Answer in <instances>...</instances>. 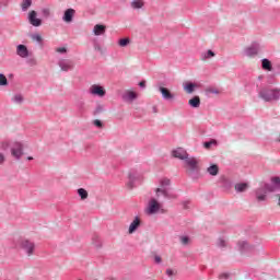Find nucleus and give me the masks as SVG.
<instances>
[{"label":"nucleus","instance_id":"47","mask_svg":"<svg viewBox=\"0 0 280 280\" xmlns=\"http://www.w3.org/2000/svg\"><path fill=\"white\" fill-rule=\"evenodd\" d=\"M166 275H167V277H174V270L167 269Z\"/></svg>","mask_w":280,"mask_h":280},{"label":"nucleus","instance_id":"13","mask_svg":"<svg viewBox=\"0 0 280 280\" xmlns=\"http://www.w3.org/2000/svg\"><path fill=\"white\" fill-rule=\"evenodd\" d=\"M160 93L162 94L163 98L167 102H172L176 96L167 89V88H160Z\"/></svg>","mask_w":280,"mask_h":280},{"label":"nucleus","instance_id":"29","mask_svg":"<svg viewBox=\"0 0 280 280\" xmlns=\"http://www.w3.org/2000/svg\"><path fill=\"white\" fill-rule=\"evenodd\" d=\"M215 56V52L212 50H208L207 52L201 55V60H207L209 58H213Z\"/></svg>","mask_w":280,"mask_h":280},{"label":"nucleus","instance_id":"2","mask_svg":"<svg viewBox=\"0 0 280 280\" xmlns=\"http://www.w3.org/2000/svg\"><path fill=\"white\" fill-rule=\"evenodd\" d=\"M259 97L265 102H277L280 98V90L279 89H262L259 92Z\"/></svg>","mask_w":280,"mask_h":280},{"label":"nucleus","instance_id":"5","mask_svg":"<svg viewBox=\"0 0 280 280\" xmlns=\"http://www.w3.org/2000/svg\"><path fill=\"white\" fill-rule=\"evenodd\" d=\"M162 209H163V203L159 202L156 198H151L145 209V213L148 215H155V213H159V211H163Z\"/></svg>","mask_w":280,"mask_h":280},{"label":"nucleus","instance_id":"14","mask_svg":"<svg viewBox=\"0 0 280 280\" xmlns=\"http://www.w3.org/2000/svg\"><path fill=\"white\" fill-rule=\"evenodd\" d=\"M139 226H141V218L136 217L129 225V230H128L129 235H132V233H135V231H137Z\"/></svg>","mask_w":280,"mask_h":280},{"label":"nucleus","instance_id":"51","mask_svg":"<svg viewBox=\"0 0 280 280\" xmlns=\"http://www.w3.org/2000/svg\"><path fill=\"white\" fill-rule=\"evenodd\" d=\"M27 161H34V158L33 156H28Z\"/></svg>","mask_w":280,"mask_h":280},{"label":"nucleus","instance_id":"7","mask_svg":"<svg viewBox=\"0 0 280 280\" xmlns=\"http://www.w3.org/2000/svg\"><path fill=\"white\" fill-rule=\"evenodd\" d=\"M11 156L13 159H16V161L21 160V156H23V143L21 142H14L11 148Z\"/></svg>","mask_w":280,"mask_h":280},{"label":"nucleus","instance_id":"11","mask_svg":"<svg viewBox=\"0 0 280 280\" xmlns=\"http://www.w3.org/2000/svg\"><path fill=\"white\" fill-rule=\"evenodd\" d=\"M172 156H174V159H179V161H185L189 156V154L185 149L177 148L172 151Z\"/></svg>","mask_w":280,"mask_h":280},{"label":"nucleus","instance_id":"24","mask_svg":"<svg viewBox=\"0 0 280 280\" xmlns=\"http://www.w3.org/2000/svg\"><path fill=\"white\" fill-rule=\"evenodd\" d=\"M261 65H262V69L265 71H272V62H270V60L268 59H262L261 60Z\"/></svg>","mask_w":280,"mask_h":280},{"label":"nucleus","instance_id":"20","mask_svg":"<svg viewBox=\"0 0 280 280\" xmlns=\"http://www.w3.org/2000/svg\"><path fill=\"white\" fill-rule=\"evenodd\" d=\"M188 104L191 108H200V96H194L188 101Z\"/></svg>","mask_w":280,"mask_h":280},{"label":"nucleus","instance_id":"22","mask_svg":"<svg viewBox=\"0 0 280 280\" xmlns=\"http://www.w3.org/2000/svg\"><path fill=\"white\" fill-rule=\"evenodd\" d=\"M234 189L238 194H242L246 191V189H248V185L246 183H238V184H235Z\"/></svg>","mask_w":280,"mask_h":280},{"label":"nucleus","instance_id":"15","mask_svg":"<svg viewBox=\"0 0 280 280\" xmlns=\"http://www.w3.org/2000/svg\"><path fill=\"white\" fill-rule=\"evenodd\" d=\"M16 54L20 58H27V56H30V50H27V46L20 44L16 47Z\"/></svg>","mask_w":280,"mask_h":280},{"label":"nucleus","instance_id":"16","mask_svg":"<svg viewBox=\"0 0 280 280\" xmlns=\"http://www.w3.org/2000/svg\"><path fill=\"white\" fill-rule=\"evenodd\" d=\"M73 16H75V10L73 9H67L63 14V21L65 23H71L73 21Z\"/></svg>","mask_w":280,"mask_h":280},{"label":"nucleus","instance_id":"32","mask_svg":"<svg viewBox=\"0 0 280 280\" xmlns=\"http://www.w3.org/2000/svg\"><path fill=\"white\" fill-rule=\"evenodd\" d=\"M206 93H212L213 95H220V90L218 88H208Z\"/></svg>","mask_w":280,"mask_h":280},{"label":"nucleus","instance_id":"19","mask_svg":"<svg viewBox=\"0 0 280 280\" xmlns=\"http://www.w3.org/2000/svg\"><path fill=\"white\" fill-rule=\"evenodd\" d=\"M197 86H198V84H196V83L186 82L184 84V91H186V93H188V95H191V93H194V91L196 90Z\"/></svg>","mask_w":280,"mask_h":280},{"label":"nucleus","instance_id":"48","mask_svg":"<svg viewBox=\"0 0 280 280\" xmlns=\"http://www.w3.org/2000/svg\"><path fill=\"white\" fill-rule=\"evenodd\" d=\"M155 264H161L162 259L161 256H154Z\"/></svg>","mask_w":280,"mask_h":280},{"label":"nucleus","instance_id":"26","mask_svg":"<svg viewBox=\"0 0 280 280\" xmlns=\"http://www.w3.org/2000/svg\"><path fill=\"white\" fill-rule=\"evenodd\" d=\"M78 194H79L81 200H86V198H89V192L84 188H79Z\"/></svg>","mask_w":280,"mask_h":280},{"label":"nucleus","instance_id":"42","mask_svg":"<svg viewBox=\"0 0 280 280\" xmlns=\"http://www.w3.org/2000/svg\"><path fill=\"white\" fill-rule=\"evenodd\" d=\"M57 54H67V48L66 47H59L56 48Z\"/></svg>","mask_w":280,"mask_h":280},{"label":"nucleus","instance_id":"46","mask_svg":"<svg viewBox=\"0 0 280 280\" xmlns=\"http://www.w3.org/2000/svg\"><path fill=\"white\" fill-rule=\"evenodd\" d=\"M95 51H102V46L100 44H94Z\"/></svg>","mask_w":280,"mask_h":280},{"label":"nucleus","instance_id":"53","mask_svg":"<svg viewBox=\"0 0 280 280\" xmlns=\"http://www.w3.org/2000/svg\"><path fill=\"white\" fill-rule=\"evenodd\" d=\"M135 1H141V0H135Z\"/></svg>","mask_w":280,"mask_h":280},{"label":"nucleus","instance_id":"28","mask_svg":"<svg viewBox=\"0 0 280 280\" xmlns=\"http://www.w3.org/2000/svg\"><path fill=\"white\" fill-rule=\"evenodd\" d=\"M118 45L119 47H128V45H130V38L126 37V38L119 39Z\"/></svg>","mask_w":280,"mask_h":280},{"label":"nucleus","instance_id":"9","mask_svg":"<svg viewBox=\"0 0 280 280\" xmlns=\"http://www.w3.org/2000/svg\"><path fill=\"white\" fill-rule=\"evenodd\" d=\"M91 95H96V97H104L106 95V90L104 86L98 84H93L90 88Z\"/></svg>","mask_w":280,"mask_h":280},{"label":"nucleus","instance_id":"49","mask_svg":"<svg viewBox=\"0 0 280 280\" xmlns=\"http://www.w3.org/2000/svg\"><path fill=\"white\" fill-rule=\"evenodd\" d=\"M139 86H141V89H145V81H141V82L139 83Z\"/></svg>","mask_w":280,"mask_h":280},{"label":"nucleus","instance_id":"31","mask_svg":"<svg viewBox=\"0 0 280 280\" xmlns=\"http://www.w3.org/2000/svg\"><path fill=\"white\" fill-rule=\"evenodd\" d=\"M211 145H218V141L210 140V141L203 143V148H206V150H210Z\"/></svg>","mask_w":280,"mask_h":280},{"label":"nucleus","instance_id":"44","mask_svg":"<svg viewBox=\"0 0 280 280\" xmlns=\"http://www.w3.org/2000/svg\"><path fill=\"white\" fill-rule=\"evenodd\" d=\"M189 205H191L190 201H184V202H183V208H184V209H189Z\"/></svg>","mask_w":280,"mask_h":280},{"label":"nucleus","instance_id":"21","mask_svg":"<svg viewBox=\"0 0 280 280\" xmlns=\"http://www.w3.org/2000/svg\"><path fill=\"white\" fill-rule=\"evenodd\" d=\"M207 172L210 174V176H218L220 173V167H218V164H212L207 168Z\"/></svg>","mask_w":280,"mask_h":280},{"label":"nucleus","instance_id":"50","mask_svg":"<svg viewBox=\"0 0 280 280\" xmlns=\"http://www.w3.org/2000/svg\"><path fill=\"white\" fill-rule=\"evenodd\" d=\"M277 198H278V205L280 207V195H277Z\"/></svg>","mask_w":280,"mask_h":280},{"label":"nucleus","instance_id":"39","mask_svg":"<svg viewBox=\"0 0 280 280\" xmlns=\"http://www.w3.org/2000/svg\"><path fill=\"white\" fill-rule=\"evenodd\" d=\"M32 40H36L37 43H43V37L39 34L32 35Z\"/></svg>","mask_w":280,"mask_h":280},{"label":"nucleus","instance_id":"8","mask_svg":"<svg viewBox=\"0 0 280 280\" xmlns=\"http://www.w3.org/2000/svg\"><path fill=\"white\" fill-rule=\"evenodd\" d=\"M259 49H261L259 44L253 43L249 47L245 48L244 54L245 56L253 58L254 56H257V54H259Z\"/></svg>","mask_w":280,"mask_h":280},{"label":"nucleus","instance_id":"6","mask_svg":"<svg viewBox=\"0 0 280 280\" xmlns=\"http://www.w3.org/2000/svg\"><path fill=\"white\" fill-rule=\"evenodd\" d=\"M20 246L27 257H32V255H34V250H36V245L32 241L24 240L21 242Z\"/></svg>","mask_w":280,"mask_h":280},{"label":"nucleus","instance_id":"3","mask_svg":"<svg viewBox=\"0 0 280 280\" xmlns=\"http://www.w3.org/2000/svg\"><path fill=\"white\" fill-rule=\"evenodd\" d=\"M185 167L187 174H189V176H194V174H198L200 172V160L188 156L185 160Z\"/></svg>","mask_w":280,"mask_h":280},{"label":"nucleus","instance_id":"4","mask_svg":"<svg viewBox=\"0 0 280 280\" xmlns=\"http://www.w3.org/2000/svg\"><path fill=\"white\" fill-rule=\"evenodd\" d=\"M171 184L172 182L170 180V178H166V177L162 178L160 180L161 187L155 189L156 198H160L161 194L162 196H164V198H172V195L167 190Z\"/></svg>","mask_w":280,"mask_h":280},{"label":"nucleus","instance_id":"45","mask_svg":"<svg viewBox=\"0 0 280 280\" xmlns=\"http://www.w3.org/2000/svg\"><path fill=\"white\" fill-rule=\"evenodd\" d=\"M219 279H221V280L229 279V273H221L219 276Z\"/></svg>","mask_w":280,"mask_h":280},{"label":"nucleus","instance_id":"23","mask_svg":"<svg viewBox=\"0 0 280 280\" xmlns=\"http://www.w3.org/2000/svg\"><path fill=\"white\" fill-rule=\"evenodd\" d=\"M145 5L143 1H131L130 2V8L132 10H142V8Z\"/></svg>","mask_w":280,"mask_h":280},{"label":"nucleus","instance_id":"36","mask_svg":"<svg viewBox=\"0 0 280 280\" xmlns=\"http://www.w3.org/2000/svg\"><path fill=\"white\" fill-rule=\"evenodd\" d=\"M13 102H15V104H23V95L16 94V95L13 97Z\"/></svg>","mask_w":280,"mask_h":280},{"label":"nucleus","instance_id":"38","mask_svg":"<svg viewBox=\"0 0 280 280\" xmlns=\"http://www.w3.org/2000/svg\"><path fill=\"white\" fill-rule=\"evenodd\" d=\"M101 113H104V105H97L94 115H100Z\"/></svg>","mask_w":280,"mask_h":280},{"label":"nucleus","instance_id":"18","mask_svg":"<svg viewBox=\"0 0 280 280\" xmlns=\"http://www.w3.org/2000/svg\"><path fill=\"white\" fill-rule=\"evenodd\" d=\"M122 100L124 102H135V100H137V93L133 91H127L124 93Z\"/></svg>","mask_w":280,"mask_h":280},{"label":"nucleus","instance_id":"40","mask_svg":"<svg viewBox=\"0 0 280 280\" xmlns=\"http://www.w3.org/2000/svg\"><path fill=\"white\" fill-rule=\"evenodd\" d=\"M180 243H182L184 246H187V244H189V236H182V237H180Z\"/></svg>","mask_w":280,"mask_h":280},{"label":"nucleus","instance_id":"37","mask_svg":"<svg viewBox=\"0 0 280 280\" xmlns=\"http://www.w3.org/2000/svg\"><path fill=\"white\" fill-rule=\"evenodd\" d=\"M218 246H219V248H226V240L219 238Z\"/></svg>","mask_w":280,"mask_h":280},{"label":"nucleus","instance_id":"33","mask_svg":"<svg viewBox=\"0 0 280 280\" xmlns=\"http://www.w3.org/2000/svg\"><path fill=\"white\" fill-rule=\"evenodd\" d=\"M30 8H32V1H24L22 3V10L23 12H26V10H30Z\"/></svg>","mask_w":280,"mask_h":280},{"label":"nucleus","instance_id":"30","mask_svg":"<svg viewBox=\"0 0 280 280\" xmlns=\"http://www.w3.org/2000/svg\"><path fill=\"white\" fill-rule=\"evenodd\" d=\"M0 86H8V78L3 73H0Z\"/></svg>","mask_w":280,"mask_h":280},{"label":"nucleus","instance_id":"52","mask_svg":"<svg viewBox=\"0 0 280 280\" xmlns=\"http://www.w3.org/2000/svg\"><path fill=\"white\" fill-rule=\"evenodd\" d=\"M24 1H32V0H24Z\"/></svg>","mask_w":280,"mask_h":280},{"label":"nucleus","instance_id":"27","mask_svg":"<svg viewBox=\"0 0 280 280\" xmlns=\"http://www.w3.org/2000/svg\"><path fill=\"white\" fill-rule=\"evenodd\" d=\"M237 246H238V250H241V252L248 250V248H249L248 243L245 241H240L237 243Z\"/></svg>","mask_w":280,"mask_h":280},{"label":"nucleus","instance_id":"43","mask_svg":"<svg viewBox=\"0 0 280 280\" xmlns=\"http://www.w3.org/2000/svg\"><path fill=\"white\" fill-rule=\"evenodd\" d=\"M5 163V154L0 153V165H3Z\"/></svg>","mask_w":280,"mask_h":280},{"label":"nucleus","instance_id":"12","mask_svg":"<svg viewBox=\"0 0 280 280\" xmlns=\"http://www.w3.org/2000/svg\"><path fill=\"white\" fill-rule=\"evenodd\" d=\"M58 66L60 67L61 71H71L74 67L73 61L69 59L59 60Z\"/></svg>","mask_w":280,"mask_h":280},{"label":"nucleus","instance_id":"41","mask_svg":"<svg viewBox=\"0 0 280 280\" xmlns=\"http://www.w3.org/2000/svg\"><path fill=\"white\" fill-rule=\"evenodd\" d=\"M93 124H94V126H96V128H102L104 125L102 124V120H100V119H95L94 121H93Z\"/></svg>","mask_w":280,"mask_h":280},{"label":"nucleus","instance_id":"17","mask_svg":"<svg viewBox=\"0 0 280 280\" xmlns=\"http://www.w3.org/2000/svg\"><path fill=\"white\" fill-rule=\"evenodd\" d=\"M93 33L95 36H104V34H106V26L102 24H96L94 26Z\"/></svg>","mask_w":280,"mask_h":280},{"label":"nucleus","instance_id":"25","mask_svg":"<svg viewBox=\"0 0 280 280\" xmlns=\"http://www.w3.org/2000/svg\"><path fill=\"white\" fill-rule=\"evenodd\" d=\"M137 178H139V174H137V172H133V173L129 174V183H128L129 189H132V184L135 183V180Z\"/></svg>","mask_w":280,"mask_h":280},{"label":"nucleus","instance_id":"10","mask_svg":"<svg viewBox=\"0 0 280 280\" xmlns=\"http://www.w3.org/2000/svg\"><path fill=\"white\" fill-rule=\"evenodd\" d=\"M38 14L36 13V11H31L28 13V22L31 23V25H33V27H40L43 25V20L37 19Z\"/></svg>","mask_w":280,"mask_h":280},{"label":"nucleus","instance_id":"35","mask_svg":"<svg viewBox=\"0 0 280 280\" xmlns=\"http://www.w3.org/2000/svg\"><path fill=\"white\" fill-rule=\"evenodd\" d=\"M10 148V141L3 140L0 142V150H8Z\"/></svg>","mask_w":280,"mask_h":280},{"label":"nucleus","instance_id":"1","mask_svg":"<svg viewBox=\"0 0 280 280\" xmlns=\"http://www.w3.org/2000/svg\"><path fill=\"white\" fill-rule=\"evenodd\" d=\"M280 189V178L279 177H272L271 184H265L264 187H260L256 190V198L259 202L266 200V194L268 191H278Z\"/></svg>","mask_w":280,"mask_h":280},{"label":"nucleus","instance_id":"34","mask_svg":"<svg viewBox=\"0 0 280 280\" xmlns=\"http://www.w3.org/2000/svg\"><path fill=\"white\" fill-rule=\"evenodd\" d=\"M51 15V11L47 8L42 9V16H44V19H49V16Z\"/></svg>","mask_w":280,"mask_h":280}]
</instances>
